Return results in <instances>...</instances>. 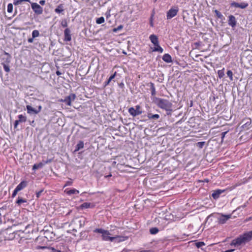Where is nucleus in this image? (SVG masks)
I'll list each match as a JSON object with an SVG mask.
<instances>
[{
    "label": "nucleus",
    "mask_w": 252,
    "mask_h": 252,
    "mask_svg": "<svg viewBox=\"0 0 252 252\" xmlns=\"http://www.w3.org/2000/svg\"><path fill=\"white\" fill-rule=\"evenodd\" d=\"M155 103L159 108L166 110L167 111V115H171L172 111V104L168 100L156 97Z\"/></svg>",
    "instance_id": "nucleus-1"
},
{
    "label": "nucleus",
    "mask_w": 252,
    "mask_h": 252,
    "mask_svg": "<svg viewBox=\"0 0 252 252\" xmlns=\"http://www.w3.org/2000/svg\"><path fill=\"white\" fill-rule=\"evenodd\" d=\"M252 237H237L230 243V246L238 247L250 241Z\"/></svg>",
    "instance_id": "nucleus-2"
},
{
    "label": "nucleus",
    "mask_w": 252,
    "mask_h": 252,
    "mask_svg": "<svg viewBox=\"0 0 252 252\" xmlns=\"http://www.w3.org/2000/svg\"><path fill=\"white\" fill-rule=\"evenodd\" d=\"M125 237H102V239L104 241H108L111 243H119L121 242L125 241Z\"/></svg>",
    "instance_id": "nucleus-3"
},
{
    "label": "nucleus",
    "mask_w": 252,
    "mask_h": 252,
    "mask_svg": "<svg viewBox=\"0 0 252 252\" xmlns=\"http://www.w3.org/2000/svg\"><path fill=\"white\" fill-rule=\"evenodd\" d=\"M140 108L141 107L139 105H136L135 109L131 107L128 109V111L131 116L135 117L142 114V111L140 110Z\"/></svg>",
    "instance_id": "nucleus-4"
},
{
    "label": "nucleus",
    "mask_w": 252,
    "mask_h": 252,
    "mask_svg": "<svg viewBox=\"0 0 252 252\" xmlns=\"http://www.w3.org/2000/svg\"><path fill=\"white\" fill-rule=\"evenodd\" d=\"M76 98V95L74 94H71L68 96L65 97L64 99H62V102H64L68 106L71 105V101H74Z\"/></svg>",
    "instance_id": "nucleus-5"
},
{
    "label": "nucleus",
    "mask_w": 252,
    "mask_h": 252,
    "mask_svg": "<svg viewBox=\"0 0 252 252\" xmlns=\"http://www.w3.org/2000/svg\"><path fill=\"white\" fill-rule=\"evenodd\" d=\"M26 108L27 110V113L30 115L37 114L41 111L42 109V107L40 105L38 106V109H35L30 105H27Z\"/></svg>",
    "instance_id": "nucleus-6"
},
{
    "label": "nucleus",
    "mask_w": 252,
    "mask_h": 252,
    "mask_svg": "<svg viewBox=\"0 0 252 252\" xmlns=\"http://www.w3.org/2000/svg\"><path fill=\"white\" fill-rule=\"evenodd\" d=\"M178 11L179 9L177 7L170 9L167 12V19H170L175 16L177 15Z\"/></svg>",
    "instance_id": "nucleus-7"
},
{
    "label": "nucleus",
    "mask_w": 252,
    "mask_h": 252,
    "mask_svg": "<svg viewBox=\"0 0 252 252\" xmlns=\"http://www.w3.org/2000/svg\"><path fill=\"white\" fill-rule=\"evenodd\" d=\"M32 8L36 14L40 15L43 12L42 7L36 3H32Z\"/></svg>",
    "instance_id": "nucleus-8"
},
{
    "label": "nucleus",
    "mask_w": 252,
    "mask_h": 252,
    "mask_svg": "<svg viewBox=\"0 0 252 252\" xmlns=\"http://www.w3.org/2000/svg\"><path fill=\"white\" fill-rule=\"evenodd\" d=\"M251 123L252 121L251 119H244L241 122V124H243L242 126H241V127L245 130H247L249 128L250 126L251 125Z\"/></svg>",
    "instance_id": "nucleus-9"
},
{
    "label": "nucleus",
    "mask_w": 252,
    "mask_h": 252,
    "mask_svg": "<svg viewBox=\"0 0 252 252\" xmlns=\"http://www.w3.org/2000/svg\"><path fill=\"white\" fill-rule=\"evenodd\" d=\"M249 5V4L247 2H241L239 3L238 2L233 1L230 3L231 7H234L235 8H240L241 9H245L247 8Z\"/></svg>",
    "instance_id": "nucleus-10"
},
{
    "label": "nucleus",
    "mask_w": 252,
    "mask_h": 252,
    "mask_svg": "<svg viewBox=\"0 0 252 252\" xmlns=\"http://www.w3.org/2000/svg\"><path fill=\"white\" fill-rule=\"evenodd\" d=\"M228 24L232 28H235L237 25V21L234 16L230 15L228 16Z\"/></svg>",
    "instance_id": "nucleus-11"
},
{
    "label": "nucleus",
    "mask_w": 252,
    "mask_h": 252,
    "mask_svg": "<svg viewBox=\"0 0 252 252\" xmlns=\"http://www.w3.org/2000/svg\"><path fill=\"white\" fill-rule=\"evenodd\" d=\"M231 217V215H224L221 214L220 217L219 218L218 222L220 224H223L229 219Z\"/></svg>",
    "instance_id": "nucleus-12"
},
{
    "label": "nucleus",
    "mask_w": 252,
    "mask_h": 252,
    "mask_svg": "<svg viewBox=\"0 0 252 252\" xmlns=\"http://www.w3.org/2000/svg\"><path fill=\"white\" fill-rule=\"evenodd\" d=\"M94 232L101 234L102 236H108L111 235L107 230H105L102 228H97L94 230Z\"/></svg>",
    "instance_id": "nucleus-13"
},
{
    "label": "nucleus",
    "mask_w": 252,
    "mask_h": 252,
    "mask_svg": "<svg viewBox=\"0 0 252 252\" xmlns=\"http://www.w3.org/2000/svg\"><path fill=\"white\" fill-rule=\"evenodd\" d=\"M224 191V189H218L214 191V192L212 194V196L214 199H217L218 198H219L220 195Z\"/></svg>",
    "instance_id": "nucleus-14"
},
{
    "label": "nucleus",
    "mask_w": 252,
    "mask_h": 252,
    "mask_svg": "<svg viewBox=\"0 0 252 252\" xmlns=\"http://www.w3.org/2000/svg\"><path fill=\"white\" fill-rule=\"evenodd\" d=\"M64 39L66 41H69L71 39V35L70 34V31L68 28L65 29L64 31Z\"/></svg>",
    "instance_id": "nucleus-15"
},
{
    "label": "nucleus",
    "mask_w": 252,
    "mask_h": 252,
    "mask_svg": "<svg viewBox=\"0 0 252 252\" xmlns=\"http://www.w3.org/2000/svg\"><path fill=\"white\" fill-rule=\"evenodd\" d=\"M149 38L151 42L155 45H158L159 44L158 37L155 34H152L150 36Z\"/></svg>",
    "instance_id": "nucleus-16"
},
{
    "label": "nucleus",
    "mask_w": 252,
    "mask_h": 252,
    "mask_svg": "<svg viewBox=\"0 0 252 252\" xmlns=\"http://www.w3.org/2000/svg\"><path fill=\"white\" fill-rule=\"evenodd\" d=\"M35 249L36 250H39V249H42V250H44V249H48V250H51L52 252H61V251H57L56 250H55L54 248H50L49 247H48L47 246H37L35 247Z\"/></svg>",
    "instance_id": "nucleus-17"
},
{
    "label": "nucleus",
    "mask_w": 252,
    "mask_h": 252,
    "mask_svg": "<svg viewBox=\"0 0 252 252\" xmlns=\"http://www.w3.org/2000/svg\"><path fill=\"white\" fill-rule=\"evenodd\" d=\"M64 6L63 4H59L57 8L55 9V12L57 13L60 14L62 13L63 15L64 14Z\"/></svg>",
    "instance_id": "nucleus-18"
},
{
    "label": "nucleus",
    "mask_w": 252,
    "mask_h": 252,
    "mask_svg": "<svg viewBox=\"0 0 252 252\" xmlns=\"http://www.w3.org/2000/svg\"><path fill=\"white\" fill-rule=\"evenodd\" d=\"M4 55L5 57L2 58V60H4L3 63L5 64H8L10 62L11 57L9 54L5 52H4Z\"/></svg>",
    "instance_id": "nucleus-19"
},
{
    "label": "nucleus",
    "mask_w": 252,
    "mask_h": 252,
    "mask_svg": "<svg viewBox=\"0 0 252 252\" xmlns=\"http://www.w3.org/2000/svg\"><path fill=\"white\" fill-rule=\"evenodd\" d=\"M162 60L167 63H170L172 62L171 57L168 54H164L162 57Z\"/></svg>",
    "instance_id": "nucleus-20"
},
{
    "label": "nucleus",
    "mask_w": 252,
    "mask_h": 252,
    "mask_svg": "<svg viewBox=\"0 0 252 252\" xmlns=\"http://www.w3.org/2000/svg\"><path fill=\"white\" fill-rule=\"evenodd\" d=\"M64 192L68 195H71L73 194H78L79 193V190L75 189H66Z\"/></svg>",
    "instance_id": "nucleus-21"
},
{
    "label": "nucleus",
    "mask_w": 252,
    "mask_h": 252,
    "mask_svg": "<svg viewBox=\"0 0 252 252\" xmlns=\"http://www.w3.org/2000/svg\"><path fill=\"white\" fill-rule=\"evenodd\" d=\"M27 185V183L26 181H22L16 187V188L20 191L25 188Z\"/></svg>",
    "instance_id": "nucleus-22"
},
{
    "label": "nucleus",
    "mask_w": 252,
    "mask_h": 252,
    "mask_svg": "<svg viewBox=\"0 0 252 252\" xmlns=\"http://www.w3.org/2000/svg\"><path fill=\"white\" fill-rule=\"evenodd\" d=\"M84 147V142L82 141H79L75 146L74 152H77Z\"/></svg>",
    "instance_id": "nucleus-23"
},
{
    "label": "nucleus",
    "mask_w": 252,
    "mask_h": 252,
    "mask_svg": "<svg viewBox=\"0 0 252 252\" xmlns=\"http://www.w3.org/2000/svg\"><path fill=\"white\" fill-rule=\"evenodd\" d=\"M93 206H94L92 205L91 203L85 202V203H83V204H82L80 205V208L81 209H87V208H90V207H92Z\"/></svg>",
    "instance_id": "nucleus-24"
},
{
    "label": "nucleus",
    "mask_w": 252,
    "mask_h": 252,
    "mask_svg": "<svg viewBox=\"0 0 252 252\" xmlns=\"http://www.w3.org/2000/svg\"><path fill=\"white\" fill-rule=\"evenodd\" d=\"M43 166H44V163H43V162H39L37 164H34L33 165L32 170H35L37 169L41 168L43 167Z\"/></svg>",
    "instance_id": "nucleus-25"
},
{
    "label": "nucleus",
    "mask_w": 252,
    "mask_h": 252,
    "mask_svg": "<svg viewBox=\"0 0 252 252\" xmlns=\"http://www.w3.org/2000/svg\"><path fill=\"white\" fill-rule=\"evenodd\" d=\"M147 117L149 119H158L159 118L158 114H152V113H148Z\"/></svg>",
    "instance_id": "nucleus-26"
},
{
    "label": "nucleus",
    "mask_w": 252,
    "mask_h": 252,
    "mask_svg": "<svg viewBox=\"0 0 252 252\" xmlns=\"http://www.w3.org/2000/svg\"><path fill=\"white\" fill-rule=\"evenodd\" d=\"M116 73H117V72H115V73L109 77V78L108 79V80L104 83V87H106V86H107L109 84L111 81L112 79H113L115 78V77L116 76Z\"/></svg>",
    "instance_id": "nucleus-27"
},
{
    "label": "nucleus",
    "mask_w": 252,
    "mask_h": 252,
    "mask_svg": "<svg viewBox=\"0 0 252 252\" xmlns=\"http://www.w3.org/2000/svg\"><path fill=\"white\" fill-rule=\"evenodd\" d=\"M86 219L84 217H81L79 219L78 222L80 227L83 226L85 225Z\"/></svg>",
    "instance_id": "nucleus-28"
},
{
    "label": "nucleus",
    "mask_w": 252,
    "mask_h": 252,
    "mask_svg": "<svg viewBox=\"0 0 252 252\" xmlns=\"http://www.w3.org/2000/svg\"><path fill=\"white\" fill-rule=\"evenodd\" d=\"M153 51H154V52H159L160 53H162L163 51V50L159 46V44H158V45H156V47L153 49Z\"/></svg>",
    "instance_id": "nucleus-29"
},
{
    "label": "nucleus",
    "mask_w": 252,
    "mask_h": 252,
    "mask_svg": "<svg viewBox=\"0 0 252 252\" xmlns=\"http://www.w3.org/2000/svg\"><path fill=\"white\" fill-rule=\"evenodd\" d=\"M150 88L151 90V94L152 96H154L156 94V89L155 87L154 84L153 83H150Z\"/></svg>",
    "instance_id": "nucleus-30"
},
{
    "label": "nucleus",
    "mask_w": 252,
    "mask_h": 252,
    "mask_svg": "<svg viewBox=\"0 0 252 252\" xmlns=\"http://www.w3.org/2000/svg\"><path fill=\"white\" fill-rule=\"evenodd\" d=\"M27 1L30 2L31 0H14L13 4L15 5H19L21 4L23 2Z\"/></svg>",
    "instance_id": "nucleus-31"
},
{
    "label": "nucleus",
    "mask_w": 252,
    "mask_h": 252,
    "mask_svg": "<svg viewBox=\"0 0 252 252\" xmlns=\"http://www.w3.org/2000/svg\"><path fill=\"white\" fill-rule=\"evenodd\" d=\"M19 120L18 122L20 123L25 122L27 120V118L25 116H24L23 115H19L18 116Z\"/></svg>",
    "instance_id": "nucleus-32"
},
{
    "label": "nucleus",
    "mask_w": 252,
    "mask_h": 252,
    "mask_svg": "<svg viewBox=\"0 0 252 252\" xmlns=\"http://www.w3.org/2000/svg\"><path fill=\"white\" fill-rule=\"evenodd\" d=\"M158 232V229L157 227H152L150 229V232L152 235H155Z\"/></svg>",
    "instance_id": "nucleus-33"
},
{
    "label": "nucleus",
    "mask_w": 252,
    "mask_h": 252,
    "mask_svg": "<svg viewBox=\"0 0 252 252\" xmlns=\"http://www.w3.org/2000/svg\"><path fill=\"white\" fill-rule=\"evenodd\" d=\"M39 35V32L38 30H33L32 32V36L33 38H36Z\"/></svg>",
    "instance_id": "nucleus-34"
},
{
    "label": "nucleus",
    "mask_w": 252,
    "mask_h": 252,
    "mask_svg": "<svg viewBox=\"0 0 252 252\" xmlns=\"http://www.w3.org/2000/svg\"><path fill=\"white\" fill-rule=\"evenodd\" d=\"M26 202V199L19 197L17 200L16 201V203L18 204V205H20L21 203H25Z\"/></svg>",
    "instance_id": "nucleus-35"
},
{
    "label": "nucleus",
    "mask_w": 252,
    "mask_h": 252,
    "mask_svg": "<svg viewBox=\"0 0 252 252\" xmlns=\"http://www.w3.org/2000/svg\"><path fill=\"white\" fill-rule=\"evenodd\" d=\"M105 21L104 18L103 17H101L98 18H97L96 20V23L98 24H101L104 23Z\"/></svg>",
    "instance_id": "nucleus-36"
},
{
    "label": "nucleus",
    "mask_w": 252,
    "mask_h": 252,
    "mask_svg": "<svg viewBox=\"0 0 252 252\" xmlns=\"http://www.w3.org/2000/svg\"><path fill=\"white\" fill-rule=\"evenodd\" d=\"M1 64L3 65L4 70L6 72H9L10 71V68L9 66L8 65V64H5L4 63H2Z\"/></svg>",
    "instance_id": "nucleus-37"
},
{
    "label": "nucleus",
    "mask_w": 252,
    "mask_h": 252,
    "mask_svg": "<svg viewBox=\"0 0 252 252\" xmlns=\"http://www.w3.org/2000/svg\"><path fill=\"white\" fill-rule=\"evenodd\" d=\"M214 12H215L216 16L218 18L222 19L223 18V15H222V14L220 11H219L218 10H215L214 11Z\"/></svg>",
    "instance_id": "nucleus-38"
},
{
    "label": "nucleus",
    "mask_w": 252,
    "mask_h": 252,
    "mask_svg": "<svg viewBox=\"0 0 252 252\" xmlns=\"http://www.w3.org/2000/svg\"><path fill=\"white\" fill-rule=\"evenodd\" d=\"M194 244L198 248H201L202 246L205 245V243L203 242H195Z\"/></svg>",
    "instance_id": "nucleus-39"
},
{
    "label": "nucleus",
    "mask_w": 252,
    "mask_h": 252,
    "mask_svg": "<svg viewBox=\"0 0 252 252\" xmlns=\"http://www.w3.org/2000/svg\"><path fill=\"white\" fill-rule=\"evenodd\" d=\"M223 70H224V68H223L221 70H219L218 71V76H219L220 78H222L224 76V74Z\"/></svg>",
    "instance_id": "nucleus-40"
},
{
    "label": "nucleus",
    "mask_w": 252,
    "mask_h": 252,
    "mask_svg": "<svg viewBox=\"0 0 252 252\" xmlns=\"http://www.w3.org/2000/svg\"><path fill=\"white\" fill-rule=\"evenodd\" d=\"M13 4L12 3H9L7 5V12L8 13H11L13 11Z\"/></svg>",
    "instance_id": "nucleus-41"
},
{
    "label": "nucleus",
    "mask_w": 252,
    "mask_h": 252,
    "mask_svg": "<svg viewBox=\"0 0 252 252\" xmlns=\"http://www.w3.org/2000/svg\"><path fill=\"white\" fill-rule=\"evenodd\" d=\"M205 142H198L196 143V146L199 148L201 149L205 145Z\"/></svg>",
    "instance_id": "nucleus-42"
},
{
    "label": "nucleus",
    "mask_w": 252,
    "mask_h": 252,
    "mask_svg": "<svg viewBox=\"0 0 252 252\" xmlns=\"http://www.w3.org/2000/svg\"><path fill=\"white\" fill-rule=\"evenodd\" d=\"M123 28V25H119L117 28H114L113 29V32H116L118 31L121 30Z\"/></svg>",
    "instance_id": "nucleus-43"
},
{
    "label": "nucleus",
    "mask_w": 252,
    "mask_h": 252,
    "mask_svg": "<svg viewBox=\"0 0 252 252\" xmlns=\"http://www.w3.org/2000/svg\"><path fill=\"white\" fill-rule=\"evenodd\" d=\"M227 76L230 78V80H233V73L231 70H228L227 72Z\"/></svg>",
    "instance_id": "nucleus-44"
},
{
    "label": "nucleus",
    "mask_w": 252,
    "mask_h": 252,
    "mask_svg": "<svg viewBox=\"0 0 252 252\" xmlns=\"http://www.w3.org/2000/svg\"><path fill=\"white\" fill-rule=\"evenodd\" d=\"M239 236H252V230L248 233H245L242 235H240Z\"/></svg>",
    "instance_id": "nucleus-45"
},
{
    "label": "nucleus",
    "mask_w": 252,
    "mask_h": 252,
    "mask_svg": "<svg viewBox=\"0 0 252 252\" xmlns=\"http://www.w3.org/2000/svg\"><path fill=\"white\" fill-rule=\"evenodd\" d=\"M52 160H53V159L52 158H50V159H48L46 160H43L42 162H43V163H44V165L46 164L51 162L52 161Z\"/></svg>",
    "instance_id": "nucleus-46"
},
{
    "label": "nucleus",
    "mask_w": 252,
    "mask_h": 252,
    "mask_svg": "<svg viewBox=\"0 0 252 252\" xmlns=\"http://www.w3.org/2000/svg\"><path fill=\"white\" fill-rule=\"evenodd\" d=\"M61 25L63 27V28H65V27H67V22L66 20H63L62 21V23H61Z\"/></svg>",
    "instance_id": "nucleus-47"
},
{
    "label": "nucleus",
    "mask_w": 252,
    "mask_h": 252,
    "mask_svg": "<svg viewBox=\"0 0 252 252\" xmlns=\"http://www.w3.org/2000/svg\"><path fill=\"white\" fill-rule=\"evenodd\" d=\"M18 191L19 190L16 188H15V189H14V191L12 194V197H14Z\"/></svg>",
    "instance_id": "nucleus-48"
},
{
    "label": "nucleus",
    "mask_w": 252,
    "mask_h": 252,
    "mask_svg": "<svg viewBox=\"0 0 252 252\" xmlns=\"http://www.w3.org/2000/svg\"><path fill=\"white\" fill-rule=\"evenodd\" d=\"M43 189H41L38 191H37L36 192V197L37 198H39L40 197V195L41 194V193L43 192Z\"/></svg>",
    "instance_id": "nucleus-49"
},
{
    "label": "nucleus",
    "mask_w": 252,
    "mask_h": 252,
    "mask_svg": "<svg viewBox=\"0 0 252 252\" xmlns=\"http://www.w3.org/2000/svg\"><path fill=\"white\" fill-rule=\"evenodd\" d=\"M228 131H225V132H223L221 133V140L222 141L223 140V139L226 135V134L228 132Z\"/></svg>",
    "instance_id": "nucleus-50"
},
{
    "label": "nucleus",
    "mask_w": 252,
    "mask_h": 252,
    "mask_svg": "<svg viewBox=\"0 0 252 252\" xmlns=\"http://www.w3.org/2000/svg\"><path fill=\"white\" fill-rule=\"evenodd\" d=\"M19 123L20 122H18V120H16L15 121V123H14V127L15 128L17 127V126H18V125L19 124Z\"/></svg>",
    "instance_id": "nucleus-51"
},
{
    "label": "nucleus",
    "mask_w": 252,
    "mask_h": 252,
    "mask_svg": "<svg viewBox=\"0 0 252 252\" xmlns=\"http://www.w3.org/2000/svg\"><path fill=\"white\" fill-rule=\"evenodd\" d=\"M72 184V182L70 181H67L64 186H70Z\"/></svg>",
    "instance_id": "nucleus-52"
},
{
    "label": "nucleus",
    "mask_w": 252,
    "mask_h": 252,
    "mask_svg": "<svg viewBox=\"0 0 252 252\" xmlns=\"http://www.w3.org/2000/svg\"><path fill=\"white\" fill-rule=\"evenodd\" d=\"M34 38H33V37H32V38H29V39H28V42H29V43H32V42H33V39H34Z\"/></svg>",
    "instance_id": "nucleus-53"
},
{
    "label": "nucleus",
    "mask_w": 252,
    "mask_h": 252,
    "mask_svg": "<svg viewBox=\"0 0 252 252\" xmlns=\"http://www.w3.org/2000/svg\"><path fill=\"white\" fill-rule=\"evenodd\" d=\"M45 3V1L44 0H40L39 1V3L42 5H44Z\"/></svg>",
    "instance_id": "nucleus-54"
},
{
    "label": "nucleus",
    "mask_w": 252,
    "mask_h": 252,
    "mask_svg": "<svg viewBox=\"0 0 252 252\" xmlns=\"http://www.w3.org/2000/svg\"><path fill=\"white\" fill-rule=\"evenodd\" d=\"M251 220H252V216L246 219V221H247Z\"/></svg>",
    "instance_id": "nucleus-55"
},
{
    "label": "nucleus",
    "mask_w": 252,
    "mask_h": 252,
    "mask_svg": "<svg viewBox=\"0 0 252 252\" xmlns=\"http://www.w3.org/2000/svg\"><path fill=\"white\" fill-rule=\"evenodd\" d=\"M154 13H153L151 16V17H150V21L152 20V21H153V17H154Z\"/></svg>",
    "instance_id": "nucleus-56"
},
{
    "label": "nucleus",
    "mask_w": 252,
    "mask_h": 252,
    "mask_svg": "<svg viewBox=\"0 0 252 252\" xmlns=\"http://www.w3.org/2000/svg\"><path fill=\"white\" fill-rule=\"evenodd\" d=\"M56 74L58 76L60 75L62 73L59 71H57L56 72Z\"/></svg>",
    "instance_id": "nucleus-57"
},
{
    "label": "nucleus",
    "mask_w": 252,
    "mask_h": 252,
    "mask_svg": "<svg viewBox=\"0 0 252 252\" xmlns=\"http://www.w3.org/2000/svg\"><path fill=\"white\" fill-rule=\"evenodd\" d=\"M150 26H151V27H153V26H154L153 21L151 20V21H150Z\"/></svg>",
    "instance_id": "nucleus-58"
},
{
    "label": "nucleus",
    "mask_w": 252,
    "mask_h": 252,
    "mask_svg": "<svg viewBox=\"0 0 252 252\" xmlns=\"http://www.w3.org/2000/svg\"><path fill=\"white\" fill-rule=\"evenodd\" d=\"M111 176H112V174H110L108 175L105 176V178H108V177H110Z\"/></svg>",
    "instance_id": "nucleus-59"
},
{
    "label": "nucleus",
    "mask_w": 252,
    "mask_h": 252,
    "mask_svg": "<svg viewBox=\"0 0 252 252\" xmlns=\"http://www.w3.org/2000/svg\"><path fill=\"white\" fill-rule=\"evenodd\" d=\"M122 252H128V250L124 249Z\"/></svg>",
    "instance_id": "nucleus-60"
},
{
    "label": "nucleus",
    "mask_w": 252,
    "mask_h": 252,
    "mask_svg": "<svg viewBox=\"0 0 252 252\" xmlns=\"http://www.w3.org/2000/svg\"><path fill=\"white\" fill-rule=\"evenodd\" d=\"M195 44L197 46H199L200 45V42H196Z\"/></svg>",
    "instance_id": "nucleus-61"
},
{
    "label": "nucleus",
    "mask_w": 252,
    "mask_h": 252,
    "mask_svg": "<svg viewBox=\"0 0 252 252\" xmlns=\"http://www.w3.org/2000/svg\"><path fill=\"white\" fill-rule=\"evenodd\" d=\"M120 86L121 87H122L124 86V84L122 83H121V84H120Z\"/></svg>",
    "instance_id": "nucleus-62"
},
{
    "label": "nucleus",
    "mask_w": 252,
    "mask_h": 252,
    "mask_svg": "<svg viewBox=\"0 0 252 252\" xmlns=\"http://www.w3.org/2000/svg\"><path fill=\"white\" fill-rule=\"evenodd\" d=\"M34 123V121L33 120L32 122V124H33Z\"/></svg>",
    "instance_id": "nucleus-63"
},
{
    "label": "nucleus",
    "mask_w": 252,
    "mask_h": 252,
    "mask_svg": "<svg viewBox=\"0 0 252 252\" xmlns=\"http://www.w3.org/2000/svg\"><path fill=\"white\" fill-rule=\"evenodd\" d=\"M192 102H191V103H190V106H192Z\"/></svg>",
    "instance_id": "nucleus-64"
}]
</instances>
